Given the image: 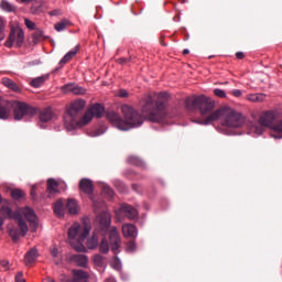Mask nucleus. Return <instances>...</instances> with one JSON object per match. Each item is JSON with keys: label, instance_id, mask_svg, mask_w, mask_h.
Segmentation results:
<instances>
[{"label": "nucleus", "instance_id": "obj_31", "mask_svg": "<svg viewBox=\"0 0 282 282\" xmlns=\"http://www.w3.org/2000/svg\"><path fill=\"white\" fill-rule=\"evenodd\" d=\"M88 250H96L98 248V236L94 234L86 242Z\"/></svg>", "mask_w": 282, "mask_h": 282}, {"label": "nucleus", "instance_id": "obj_37", "mask_svg": "<svg viewBox=\"0 0 282 282\" xmlns=\"http://www.w3.org/2000/svg\"><path fill=\"white\" fill-rule=\"evenodd\" d=\"M67 25H69V21L67 20H62L61 22L56 23L54 25L56 32H63V30L67 29Z\"/></svg>", "mask_w": 282, "mask_h": 282}, {"label": "nucleus", "instance_id": "obj_51", "mask_svg": "<svg viewBox=\"0 0 282 282\" xmlns=\"http://www.w3.org/2000/svg\"><path fill=\"white\" fill-rule=\"evenodd\" d=\"M31 196L33 197V199H36V185L32 186Z\"/></svg>", "mask_w": 282, "mask_h": 282}, {"label": "nucleus", "instance_id": "obj_2", "mask_svg": "<svg viewBox=\"0 0 282 282\" xmlns=\"http://www.w3.org/2000/svg\"><path fill=\"white\" fill-rule=\"evenodd\" d=\"M220 120L223 127H229V129H239L246 124V118L243 115L231 107H223L207 117L204 124H210Z\"/></svg>", "mask_w": 282, "mask_h": 282}, {"label": "nucleus", "instance_id": "obj_8", "mask_svg": "<svg viewBox=\"0 0 282 282\" xmlns=\"http://www.w3.org/2000/svg\"><path fill=\"white\" fill-rule=\"evenodd\" d=\"M23 41H25V33L23 29L17 26L11 30L9 39L6 42L7 47H12V45H17V47H21L23 45Z\"/></svg>", "mask_w": 282, "mask_h": 282}, {"label": "nucleus", "instance_id": "obj_49", "mask_svg": "<svg viewBox=\"0 0 282 282\" xmlns=\"http://www.w3.org/2000/svg\"><path fill=\"white\" fill-rule=\"evenodd\" d=\"M15 282H25V279L23 278V272L17 273Z\"/></svg>", "mask_w": 282, "mask_h": 282}, {"label": "nucleus", "instance_id": "obj_1", "mask_svg": "<svg viewBox=\"0 0 282 282\" xmlns=\"http://www.w3.org/2000/svg\"><path fill=\"white\" fill-rule=\"evenodd\" d=\"M121 112L123 115V120L118 112L110 111L107 113L109 122L119 129V131H129L130 129H135V127H142L144 120L133 107L123 105L121 107Z\"/></svg>", "mask_w": 282, "mask_h": 282}, {"label": "nucleus", "instance_id": "obj_55", "mask_svg": "<svg viewBox=\"0 0 282 282\" xmlns=\"http://www.w3.org/2000/svg\"><path fill=\"white\" fill-rule=\"evenodd\" d=\"M3 228V218L0 216V230Z\"/></svg>", "mask_w": 282, "mask_h": 282}, {"label": "nucleus", "instance_id": "obj_10", "mask_svg": "<svg viewBox=\"0 0 282 282\" xmlns=\"http://www.w3.org/2000/svg\"><path fill=\"white\" fill-rule=\"evenodd\" d=\"M95 226L97 230H100V232L106 235L107 230H109V226H111V214L104 212L98 215L95 219Z\"/></svg>", "mask_w": 282, "mask_h": 282}, {"label": "nucleus", "instance_id": "obj_32", "mask_svg": "<svg viewBox=\"0 0 282 282\" xmlns=\"http://www.w3.org/2000/svg\"><path fill=\"white\" fill-rule=\"evenodd\" d=\"M99 252L101 254H109V241H107V238H102L99 243Z\"/></svg>", "mask_w": 282, "mask_h": 282}, {"label": "nucleus", "instance_id": "obj_42", "mask_svg": "<svg viewBox=\"0 0 282 282\" xmlns=\"http://www.w3.org/2000/svg\"><path fill=\"white\" fill-rule=\"evenodd\" d=\"M0 8H2L6 12H12L13 7L8 0H2Z\"/></svg>", "mask_w": 282, "mask_h": 282}, {"label": "nucleus", "instance_id": "obj_11", "mask_svg": "<svg viewBox=\"0 0 282 282\" xmlns=\"http://www.w3.org/2000/svg\"><path fill=\"white\" fill-rule=\"evenodd\" d=\"M13 113L15 120H22L23 116H28V113H32L33 109L28 106L25 102L12 101Z\"/></svg>", "mask_w": 282, "mask_h": 282}, {"label": "nucleus", "instance_id": "obj_61", "mask_svg": "<svg viewBox=\"0 0 282 282\" xmlns=\"http://www.w3.org/2000/svg\"><path fill=\"white\" fill-rule=\"evenodd\" d=\"M111 282H113V280H110Z\"/></svg>", "mask_w": 282, "mask_h": 282}, {"label": "nucleus", "instance_id": "obj_33", "mask_svg": "<svg viewBox=\"0 0 282 282\" xmlns=\"http://www.w3.org/2000/svg\"><path fill=\"white\" fill-rule=\"evenodd\" d=\"M48 76L47 75H43L40 77H36L35 79H33L31 82L32 87H41L42 85L45 84V80H47Z\"/></svg>", "mask_w": 282, "mask_h": 282}, {"label": "nucleus", "instance_id": "obj_26", "mask_svg": "<svg viewBox=\"0 0 282 282\" xmlns=\"http://www.w3.org/2000/svg\"><path fill=\"white\" fill-rule=\"evenodd\" d=\"M47 191L51 195H54V193H58V182L54 178H50L47 181Z\"/></svg>", "mask_w": 282, "mask_h": 282}, {"label": "nucleus", "instance_id": "obj_22", "mask_svg": "<svg viewBox=\"0 0 282 282\" xmlns=\"http://www.w3.org/2000/svg\"><path fill=\"white\" fill-rule=\"evenodd\" d=\"M36 259H39V250L33 248L25 254V258H24L25 265H32V263H34Z\"/></svg>", "mask_w": 282, "mask_h": 282}, {"label": "nucleus", "instance_id": "obj_41", "mask_svg": "<svg viewBox=\"0 0 282 282\" xmlns=\"http://www.w3.org/2000/svg\"><path fill=\"white\" fill-rule=\"evenodd\" d=\"M102 194L108 197V199H113V189H111V187L105 185L102 188Z\"/></svg>", "mask_w": 282, "mask_h": 282}, {"label": "nucleus", "instance_id": "obj_30", "mask_svg": "<svg viewBox=\"0 0 282 282\" xmlns=\"http://www.w3.org/2000/svg\"><path fill=\"white\" fill-rule=\"evenodd\" d=\"M52 118H54V112H52V109H46V110L42 111L40 115V120L42 122H50V120H52Z\"/></svg>", "mask_w": 282, "mask_h": 282}, {"label": "nucleus", "instance_id": "obj_29", "mask_svg": "<svg viewBox=\"0 0 282 282\" xmlns=\"http://www.w3.org/2000/svg\"><path fill=\"white\" fill-rule=\"evenodd\" d=\"M2 85H4V87H8L9 89H12L13 91H19V86L17 85V83L8 77L2 78Z\"/></svg>", "mask_w": 282, "mask_h": 282}, {"label": "nucleus", "instance_id": "obj_35", "mask_svg": "<svg viewBox=\"0 0 282 282\" xmlns=\"http://www.w3.org/2000/svg\"><path fill=\"white\" fill-rule=\"evenodd\" d=\"M1 215L6 219H14V213L12 212V209L10 207H2Z\"/></svg>", "mask_w": 282, "mask_h": 282}, {"label": "nucleus", "instance_id": "obj_44", "mask_svg": "<svg viewBox=\"0 0 282 282\" xmlns=\"http://www.w3.org/2000/svg\"><path fill=\"white\" fill-rule=\"evenodd\" d=\"M138 246L135 245V242L131 241L127 245L126 250L127 252H135Z\"/></svg>", "mask_w": 282, "mask_h": 282}, {"label": "nucleus", "instance_id": "obj_13", "mask_svg": "<svg viewBox=\"0 0 282 282\" xmlns=\"http://www.w3.org/2000/svg\"><path fill=\"white\" fill-rule=\"evenodd\" d=\"M12 107H14V102L6 99H0V120H8V118H10Z\"/></svg>", "mask_w": 282, "mask_h": 282}, {"label": "nucleus", "instance_id": "obj_6", "mask_svg": "<svg viewBox=\"0 0 282 282\" xmlns=\"http://www.w3.org/2000/svg\"><path fill=\"white\" fill-rule=\"evenodd\" d=\"M195 107H199L202 116H206V113H210V111L215 109V100L204 95L188 97L186 99V108L195 109Z\"/></svg>", "mask_w": 282, "mask_h": 282}, {"label": "nucleus", "instance_id": "obj_3", "mask_svg": "<svg viewBox=\"0 0 282 282\" xmlns=\"http://www.w3.org/2000/svg\"><path fill=\"white\" fill-rule=\"evenodd\" d=\"M162 98H166V94H160L158 96V101L153 106V97L151 95H145L140 105L142 107V113L150 120V122H160L164 120L166 116V101Z\"/></svg>", "mask_w": 282, "mask_h": 282}, {"label": "nucleus", "instance_id": "obj_60", "mask_svg": "<svg viewBox=\"0 0 282 282\" xmlns=\"http://www.w3.org/2000/svg\"><path fill=\"white\" fill-rule=\"evenodd\" d=\"M48 282H56V281H54V280H48Z\"/></svg>", "mask_w": 282, "mask_h": 282}, {"label": "nucleus", "instance_id": "obj_20", "mask_svg": "<svg viewBox=\"0 0 282 282\" xmlns=\"http://www.w3.org/2000/svg\"><path fill=\"white\" fill-rule=\"evenodd\" d=\"M271 130H273L271 138H274L275 140H282V119H281V117L274 123V126L271 128Z\"/></svg>", "mask_w": 282, "mask_h": 282}, {"label": "nucleus", "instance_id": "obj_5", "mask_svg": "<svg viewBox=\"0 0 282 282\" xmlns=\"http://www.w3.org/2000/svg\"><path fill=\"white\" fill-rule=\"evenodd\" d=\"M279 120H281V112L276 110L265 111L260 116L259 122L249 123V131L254 135H262L265 131L264 127L272 129Z\"/></svg>", "mask_w": 282, "mask_h": 282}, {"label": "nucleus", "instance_id": "obj_54", "mask_svg": "<svg viewBox=\"0 0 282 282\" xmlns=\"http://www.w3.org/2000/svg\"><path fill=\"white\" fill-rule=\"evenodd\" d=\"M236 56H237V58L241 59V58H243V53L238 52V53H236Z\"/></svg>", "mask_w": 282, "mask_h": 282}, {"label": "nucleus", "instance_id": "obj_7", "mask_svg": "<svg viewBox=\"0 0 282 282\" xmlns=\"http://www.w3.org/2000/svg\"><path fill=\"white\" fill-rule=\"evenodd\" d=\"M85 100L78 99L75 100L67 111L64 115V127L65 129H72L76 122H74L75 118H78L80 111L85 109Z\"/></svg>", "mask_w": 282, "mask_h": 282}, {"label": "nucleus", "instance_id": "obj_12", "mask_svg": "<svg viewBox=\"0 0 282 282\" xmlns=\"http://www.w3.org/2000/svg\"><path fill=\"white\" fill-rule=\"evenodd\" d=\"M91 120H94V116L87 109L80 119H78V118L74 119L75 124L72 128H66V131H74V130L78 129L79 127H86V124H89V122H91Z\"/></svg>", "mask_w": 282, "mask_h": 282}, {"label": "nucleus", "instance_id": "obj_46", "mask_svg": "<svg viewBox=\"0 0 282 282\" xmlns=\"http://www.w3.org/2000/svg\"><path fill=\"white\" fill-rule=\"evenodd\" d=\"M50 252L53 259H58V248L56 246H52Z\"/></svg>", "mask_w": 282, "mask_h": 282}, {"label": "nucleus", "instance_id": "obj_24", "mask_svg": "<svg viewBox=\"0 0 282 282\" xmlns=\"http://www.w3.org/2000/svg\"><path fill=\"white\" fill-rule=\"evenodd\" d=\"M66 209L68 210L69 215H78V210L80 207L78 206V202L75 199H68L66 204Z\"/></svg>", "mask_w": 282, "mask_h": 282}, {"label": "nucleus", "instance_id": "obj_53", "mask_svg": "<svg viewBox=\"0 0 282 282\" xmlns=\"http://www.w3.org/2000/svg\"><path fill=\"white\" fill-rule=\"evenodd\" d=\"M33 0H18L19 3H24V4H28V3H32Z\"/></svg>", "mask_w": 282, "mask_h": 282}, {"label": "nucleus", "instance_id": "obj_25", "mask_svg": "<svg viewBox=\"0 0 282 282\" xmlns=\"http://www.w3.org/2000/svg\"><path fill=\"white\" fill-rule=\"evenodd\" d=\"M78 50H79V46L77 45L75 46V48L66 53L64 57L59 61V65H65V63H69V61H72V58H74V56L78 54Z\"/></svg>", "mask_w": 282, "mask_h": 282}, {"label": "nucleus", "instance_id": "obj_18", "mask_svg": "<svg viewBox=\"0 0 282 282\" xmlns=\"http://www.w3.org/2000/svg\"><path fill=\"white\" fill-rule=\"evenodd\" d=\"M73 263H76L79 268H87L89 263V258L85 254H76L70 258Z\"/></svg>", "mask_w": 282, "mask_h": 282}, {"label": "nucleus", "instance_id": "obj_19", "mask_svg": "<svg viewBox=\"0 0 282 282\" xmlns=\"http://www.w3.org/2000/svg\"><path fill=\"white\" fill-rule=\"evenodd\" d=\"M120 210L126 217H128V219H135L138 217V209L130 205L122 206Z\"/></svg>", "mask_w": 282, "mask_h": 282}, {"label": "nucleus", "instance_id": "obj_16", "mask_svg": "<svg viewBox=\"0 0 282 282\" xmlns=\"http://www.w3.org/2000/svg\"><path fill=\"white\" fill-rule=\"evenodd\" d=\"M62 91L64 94L72 91V94H75V96H80V95L85 94L87 90L76 84H67L62 87Z\"/></svg>", "mask_w": 282, "mask_h": 282}, {"label": "nucleus", "instance_id": "obj_39", "mask_svg": "<svg viewBox=\"0 0 282 282\" xmlns=\"http://www.w3.org/2000/svg\"><path fill=\"white\" fill-rule=\"evenodd\" d=\"M6 39V20L0 18V42Z\"/></svg>", "mask_w": 282, "mask_h": 282}, {"label": "nucleus", "instance_id": "obj_59", "mask_svg": "<svg viewBox=\"0 0 282 282\" xmlns=\"http://www.w3.org/2000/svg\"><path fill=\"white\" fill-rule=\"evenodd\" d=\"M95 135H102V132H98V133H96Z\"/></svg>", "mask_w": 282, "mask_h": 282}, {"label": "nucleus", "instance_id": "obj_9", "mask_svg": "<svg viewBox=\"0 0 282 282\" xmlns=\"http://www.w3.org/2000/svg\"><path fill=\"white\" fill-rule=\"evenodd\" d=\"M14 213H20L21 217H25L31 228H33V232H36V228H39V218L36 217V213H34V209L30 207H23Z\"/></svg>", "mask_w": 282, "mask_h": 282}, {"label": "nucleus", "instance_id": "obj_45", "mask_svg": "<svg viewBox=\"0 0 282 282\" xmlns=\"http://www.w3.org/2000/svg\"><path fill=\"white\" fill-rule=\"evenodd\" d=\"M214 94L217 98H226V91L223 89L216 88L214 89Z\"/></svg>", "mask_w": 282, "mask_h": 282}, {"label": "nucleus", "instance_id": "obj_43", "mask_svg": "<svg viewBox=\"0 0 282 282\" xmlns=\"http://www.w3.org/2000/svg\"><path fill=\"white\" fill-rule=\"evenodd\" d=\"M24 25L28 28V30H36V23L28 18L24 19Z\"/></svg>", "mask_w": 282, "mask_h": 282}, {"label": "nucleus", "instance_id": "obj_27", "mask_svg": "<svg viewBox=\"0 0 282 282\" xmlns=\"http://www.w3.org/2000/svg\"><path fill=\"white\" fill-rule=\"evenodd\" d=\"M249 102H263L265 100V94H251L247 96Z\"/></svg>", "mask_w": 282, "mask_h": 282}, {"label": "nucleus", "instance_id": "obj_23", "mask_svg": "<svg viewBox=\"0 0 282 282\" xmlns=\"http://www.w3.org/2000/svg\"><path fill=\"white\" fill-rule=\"evenodd\" d=\"M88 110L93 118H102V113H105V108L100 104H95Z\"/></svg>", "mask_w": 282, "mask_h": 282}, {"label": "nucleus", "instance_id": "obj_52", "mask_svg": "<svg viewBox=\"0 0 282 282\" xmlns=\"http://www.w3.org/2000/svg\"><path fill=\"white\" fill-rule=\"evenodd\" d=\"M119 96H120L121 98H127V96H129V93H128L127 90H121L120 94H119Z\"/></svg>", "mask_w": 282, "mask_h": 282}, {"label": "nucleus", "instance_id": "obj_47", "mask_svg": "<svg viewBox=\"0 0 282 282\" xmlns=\"http://www.w3.org/2000/svg\"><path fill=\"white\" fill-rule=\"evenodd\" d=\"M128 162L130 164H140V159H138L137 156H129Z\"/></svg>", "mask_w": 282, "mask_h": 282}, {"label": "nucleus", "instance_id": "obj_28", "mask_svg": "<svg viewBox=\"0 0 282 282\" xmlns=\"http://www.w3.org/2000/svg\"><path fill=\"white\" fill-rule=\"evenodd\" d=\"M54 213L57 215V217H64L65 216V208L63 205V200H57L54 205Z\"/></svg>", "mask_w": 282, "mask_h": 282}, {"label": "nucleus", "instance_id": "obj_38", "mask_svg": "<svg viewBox=\"0 0 282 282\" xmlns=\"http://www.w3.org/2000/svg\"><path fill=\"white\" fill-rule=\"evenodd\" d=\"M110 265H111V268H113V270H120L122 268V262L120 261V259L118 257H115L110 261Z\"/></svg>", "mask_w": 282, "mask_h": 282}, {"label": "nucleus", "instance_id": "obj_34", "mask_svg": "<svg viewBox=\"0 0 282 282\" xmlns=\"http://www.w3.org/2000/svg\"><path fill=\"white\" fill-rule=\"evenodd\" d=\"M9 236L11 237V239H13V241H19V239L23 237L22 231L17 228L9 229Z\"/></svg>", "mask_w": 282, "mask_h": 282}, {"label": "nucleus", "instance_id": "obj_58", "mask_svg": "<svg viewBox=\"0 0 282 282\" xmlns=\"http://www.w3.org/2000/svg\"><path fill=\"white\" fill-rule=\"evenodd\" d=\"M52 17L56 15V11L51 12Z\"/></svg>", "mask_w": 282, "mask_h": 282}, {"label": "nucleus", "instance_id": "obj_48", "mask_svg": "<svg viewBox=\"0 0 282 282\" xmlns=\"http://www.w3.org/2000/svg\"><path fill=\"white\" fill-rule=\"evenodd\" d=\"M1 268H4V270H10V261L8 260H2L0 261Z\"/></svg>", "mask_w": 282, "mask_h": 282}, {"label": "nucleus", "instance_id": "obj_14", "mask_svg": "<svg viewBox=\"0 0 282 282\" xmlns=\"http://www.w3.org/2000/svg\"><path fill=\"white\" fill-rule=\"evenodd\" d=\"M120 232H118V229L116 227H112L110 231V248L112 252H117L118 250H120Z\"/></svg>", "mask_w": 282, "mask_h": 282}, {"label": "nucleus", "instance_id": "obj_4", "mask_svg": "<svg viewBox=\"0 0 282 282\" xmlns=\"http://www.w3.org/2000/svg\"><path fill=\"white\" fill-rule=\"evenodd\" d=\"M91 232V226L84 225L80 226V223H75L68 229V242L77 252H87V248L83 245V241L87 239Z\"/></svg>", "mask_w": 282, "mask_h": 282}, {"label": "nucleus", "instance_id": "obj_57", "mask_svg": "<svg viewBox=\"0 0 282 282\" xmlns=\"http://www.w3.org/2000/svg\"><path fill=\"white\" fill-rule=\"evenodd\" d=\"M124 61H126L124 58H121V59H119V63L122 64V63H124Z\"/></svg>", "mask_w": 282, "mask_h": 282}, {"label": "nucleus", "instance_id": "obj_36", "mask_svg": "<svg viewBox=\"0 0 282 282\" xmlns=\"http://www.w3.org/2000/svg\"><path fill=\"white\" fill-rule=\"evenodd\" d=\"M94 264L97 265V268H102L105 265V257L101 254H95L93 257Z\"/></svg>", "mask_w": 282, "mask_h": 282}, {"label": "nucleus", "instance_id": "obj_21", "mask_svg": "<svg viewBox=\"0 0 282 282\" xmlns=\"http://www.w3.org/2000/svg\"><path fill=\"white\" fill-rule=\"evenodd\" d=\"M80 189L87 195H91L94 193V184L88 178H83L79 183Z\"/></svg>", "mask_w": 282, "mask_h": 282}, {"label": "nucleus", "instance_id": "obj_17", "mask_svg": "<svg viewBox=\"0 0 282 282\" xmlns=\"http://www.w3.org/2000/svg\"><path fill=\"white\" fill-rule=\"evenodd\" d=\"M14 220L20 228V232H22V237H25L30 228L28 227V223L23 219V216H21V213H14Z\"/></svg>", "mask_w": 282, "mask_h": 282}, {"label": "nucleus", "instance_id": "obj_50", "mask_svg": "<svg viewBox=\"0 0 282 282\" xmlns=\"http://www.w3.org/2000/svg\"><path fill=\"white\" fill-rule=\"evenodd\" d=\"M232 96H235L236 98H241V90L240 89H234L231 90Z\"/></svg>", "mask_w": 282, "mask_h": 282}, {"label": "nucleus", "instance_id": "obj_56", "mask_svg": "<svg viewBox=\"0 0 282 282\" xmlns=\"http://www.w3.org/2000/svg\"><path fill=\"white\" fill-rule=\"evenodd\" d=\"M189 52H191V51H188V48H185V50L183 51V54H189Z\"/></svg>", "mask_w": 282, "mask_h": 282}, {"label": "nucleus", "instance_id": "obj_40", "mask_svg": "<svg viewBox=\"0 0 282 282\" xmlns=\"http://www.w3.org/2000/svg\"><path fill=\"white\" fill-rule=\"evenodd\" d=\"M12 199H21L22 197H25V194L23 191L17 188L11 192Z\"/></svg>", "mask_w": 282, "mask_h": 282}, {"label": "nucleus", "instance_id": "obj_15", "mask_svg": "<svg viewBox=\"0 0 282 282\" xmlns=\"http://www.w3.org/2000/svg\"><path fill=\"white\" fill-rule=\"evenodd\" d=\"M122 235L127 239H135L138 237V227L133 224H124L122 226Z\"/></svg>", "mask_w": 282, "mask_h": 282}]
</instances>
